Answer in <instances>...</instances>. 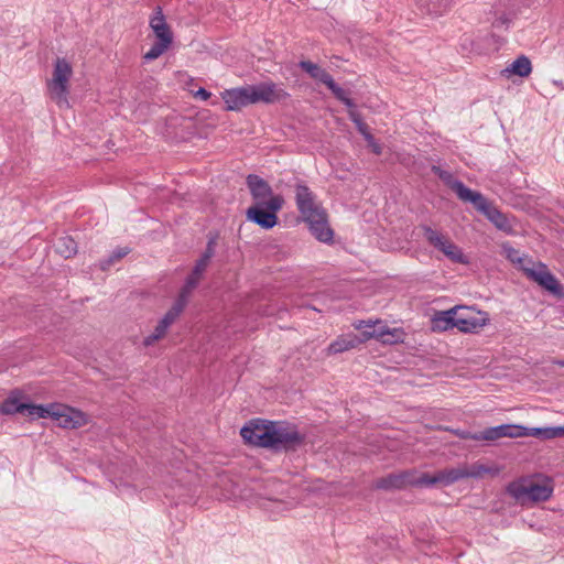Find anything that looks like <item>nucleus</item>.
I'll list each match as a JSON object with an SVG mask.
<instances>
[{
  "mask_svg": "<svg viewBox=\"0 0 564 564\" xmlns=\"http://www.w3.org/2000/svg\"><path fill=\"white\" fill-rule=\"evenodd\" d=\"M383 334V332L376 334L375 330L372 333H367L368 336H382Z\"/></svg>",
  "mask_w": 564,
  "mask_h": 564,
  "instance_id": "nucleus-45",
  "label": "nucleus"
},
{
  "mask_svg": "<svg viewBox=\"0 0 564 564\" xmlns=\"http://www.w3.org/2000/svg\"><path fill=\"white\" fill-rule=\"evenodd\" d=\"M368 144L371 147V150L373 153L381 154V151H382L381 145L378 144L375 140H373V143H368Z\"/></svg>",
  "mask_w": 564,
  "mask_h": 564,
  "instance_id": "nucleus-43",
  "label": "nucleus"
},
{
  "mask_svg": "<svg viewBox=\"0 0 564 564\" xmlns=\"http://www.w3.org/2000/svg\"><path fill=\"white\" fill-rule=\"evenodd\" d=\"M449 476L445 469L436 471L434 475H429L426 473L420 474V487H431L435 485L441 486H449L453 482H449Z\"/></svg>",
  "mask_w": 564,
  "mask_h": 564,
  "instance_id": "nucleus-20",
  "label": "nucleus"
},
{
  "mask_svg": "<svg viewBox=\"0 0 564 564\" xmlns=\"http://www.w3.org/2000/svg\"><path fill=\"white\" fill-rule=\"evenodd\" d=\"M326 87L340 101L345 100V98L348 96V93L345 89H343L339 85H337L335 83L334 78L328 83V85Z\"/></svg>",
  "mask_w": 564,
  "mask_h": 564,
  "instance_id": "nucleus-35",
  "label": "nucleus"
},
{
  "mask_svg": "<svg viewBox=\"0 0 564 564\" xmlns=\"http://www.w3.org/2000/svg\"><path fill=\"white\" fill-rule=\"evenodd\" d=\"M51 404L41 405V404H30L26 403V408H24V413L31 417H43L46 419L50 415Z\"/></svg>",
  "mask_w": 564,
  "mask_h": 564,
  "instance_id": "nucleus-31",
  "label": "nucleus"
},
{
  "mask_svg": "<svg viewBox=\"0 0 564 564\" xmlns=\"http://www.w3.org/2000/svg\"><path fill=\"white\" fill-rule=\"evenodd\" d=\"M506 490L508 495L522 506L528 502L546 501L553 492V488L546 484H525L523 480L511 481Z\"/></svg>",
  "mask_w": 564,
  "mask_h": 564,
  "instance_id": "nucleus-6",
  "label": "nucleus"
},
{
  "mask_svg": "<svg viewBox=\"0 0 564 564\" xmlns=\"http://www.w3.org/2000/svg\"><path fill=\"white\" fill-rule=\"evenodd\" d=\"M186 304V302L177 297L172 307L162 317V324H165L167 327H170L183 312Z\"/></svg>",
  "mask_w": 564,
  "mask_h": 564,
  "instance_id": "nucleus-26",
  "label": "nucleus"
},
{
  "mask_svg": "<svg viewBox=\"0 0 564 564\" xmlns=\"http://www.w3.org/2000/svg\"><path fill=\"white\" fill-rule=\"evenodd\" d=\"M557 364L561 366H564V361H558Z\"/></svg>",
  "mask_w": 564,
  "mask_h": 564,
  "instance_id": "nucleus-46",
  "label": "nucleus"
},
{
  "mask_svg": "<svg viewBox=\"0 0 564 564\" xmlns=\"http://www.w3.org/2000/svg\"><path fill=\"white\" fill-rule=\"evenodd\" d=\"M433 172L435 174L438 175V177L443 181H445L446 183H448L449 187L452 188V184L456 181H452V174L449 172H446V171H443L441 167L438 166H433Z\"/></svg>",
  "mask_w": 564,
  "mask_h": 564,
  "instance_id": "nucleus-39",
  "label": "nucleus"
},
{
  "mask_svg": "<svg viewBox=\"0 0 564 564\" xmlns=\"http://www.w3.org/2000/svg\"><path fill=\"white\" fill-rule=\"evenodd\" d=\"M24 408H26V403H21L15 398H9L2 402L0 412L7 415L15 413L24 414Z\"/></svg>",
  "mask_w": 564,
  "mask_h": 564,
  "instance_id": "nucleus-28",
  "label": "nucleus"
},
{
  "mask_svg": "<svg viewBox=\"0 0 564 564\" xmlns=\"http://www.w3.org/2000/svg\"><path fill=\"white\" fill-rule=\"evenodd\" d=\"M248 444L273 451H295L304 443L297 427L285 421L252 420L240 430Z\"/></svg>",
  "mask_w": 564,
  "mask_h": 564,
  "instance_id": "nucleus-1",
  "label": "nucleus"
},
{
  "mask_svg": "<svg viewBox=\"0 0 564 564\" xmlns=\"http://www.w3.org/2000/svg\"><path fill=\"white\" fill-rule=\"evenodd\" d=\"M186 304V302L177 297L172 307L162 317V324H165L167 327H170L183 312Z\"/></svg>",
  "mask_w": 564,
  "mask_h": 564,
  "instance_id": "nucleus-27",
  "label": "nucleus"
},
{
  "mask_svg": "<svg viewBox=\"0 0 564 564\" xmlns=\"http://www.w3.org/2000/svg\"><path fill=\"white\" fill-rule=\"evenodd\" d=\"M150 28L155 34L156 42L151 48L143 55L144 61L151 62L159 58L165 53L171 44L173 43V33L170 25L165 21L162 8L156 7L152 17L150 18Z\"/></svg>",
  "mask_w": 564,
  "mask_h": 564,
  "instance_id": "nucleus-5",
  "label": "nucleus"
},
{
  "mask_svg": "<svg viewBox=\"0 0 564 564\" xmlns=\"http://www.w3.org/2000/svg\"><path fill=\"white\" fill-rule=\"evenodd\" d=\"M408 487H420V474L415 469H408L400 473H392L378 478L373 488L378 490H401Z\"/></svg>",
  "mask_w": 564,
  "mask_h": 564,
  "instance_id": "nucleus-9",
  "label": "nucleus"
},
{
  "mask_svg": "<svg viewBox=\"0 0 564 564\" xmlns=\"http://www.w3.org/2000/svg\"><path fill=\"white\" fill-rule=\"evenodd\" d=\"M345 106H347L350 110H355L356 104L355 101L347 96L345 100L341 101Z\"/></svg>",
  "mask_w": 564,
  "mask_h": 564,
  "instance_id": "nucleus-42",
  "label": "nucleus"
},
{
  "mask_svg": "<svg viewBox=\"0 0 564 564\" xmlns=\"http://www.w3.org/2000/svg\"><path fill=\"white\" fill-rule=\"evenodd\" d=\"M209 262L205 259H203L202 257L196 261L192 272L194 273V275H199L202 276L203 273L206 271L207 267H208Z\"/></svg>",
  "mask_w": 564,
  "mask_h": 564,
  "instance_id": "nucleus-37",
  "label": "nucleus"
},
{
  "mask_svg": "<svg viewBox=\"0 0 564 564\" xmlns=\"http://www.w3.org/2000/svg\"><path fill=\"white\" fill-rule=\"evenodd\" d=\"M348 116H349V119L355 123V126L360 134L364 132H367V129H369V127L362 120L359 112H357L356 110H349Z\"/></svg>",
  "mask_w": 564,
  "mask_h": 564,
  "instance_id": "nucleus-34",
  "label": "nucleus"
},
{
  "mask_svg": "<svg viewBox=\"0 0 564 564\" xmlns=\"http://www.w3.org/2000/svg\"><path fill=\"white\" fill-rule=\"evenodd\" d=\"M215 239L214 238H210L207 242V246H206V249L205 251L203 252V254L200 256L203 259L207 260L208 262L210 261V259L214 257L215 254Z\"/></svg>",
  "mask_w": 564,
  "mask_h": 564,
  "instance_id": "nucleus-38",
  "label": "nucleus"
},
{
  "mask_svg": "<svg viewBox=\"0 0 564 564\" xmlns=\"http://www.w3.org/2000/svg\"><path fill=\"white\" fill-rule=\"evenodd\" d=\"M246 185L253 200L251 206H267L273 198H283L282 195L274 194L270 184L257 174H249L246 177Z\"/></svg>",
  "mask_w": 564,
  "mask_h": 564,
  "instance_id": "nucleus-12",
  "label": "nucleus"
},
{
  "mask_svg": "<svg viewBox=\"0 0 564 564\" xmlns=\"http://www.w3.org/2000/svg\"><path fill=\"white\" fill-rule=\"evenodd\" d=\"M505 251H506L507 258L511 262L523 263V259L520 257L519 251L516 250L514 248H512V247H505Z\"/></svg>",
  "mask_w": 564,
  "mask_h": 564,
  "instance_id": "nucleus-40",
  "label": "nucleus"
},
{
  "mask_svg": "<svg viewBox=\"0 0 564 564\" xmlns=\"http://www.w3.org/2000/svg\"><path fill=\"white\" fill-rule=\"evenodd\" d=\"M303 220L308 224L310 231L318 241L324 243L333 242L334 230L328 224L326 210L317 213Z\"/></svg>",
  "mask_w": 564,
  "mask_h": 564,
  "instance_id": "nucleus-14",
  "label": "nucleus"
},
{
  "mask_svg": "<svg viewBox=\"0 0 564 564\" xmlns=\"http://www.w3.org/2000/svg\"><path fill=\"white\" fill-rule=\"evenodd\" d=\"M295 203L303 219L325 210L316 199V195L304 183L295 185Z\"/></svg>",
  "mask_w": 564,
  "mask_h": 564,
  "instance_id": "nucleus-13",
  "label": "nucleus"
},
{
  "mask_svg": "<svg viewBox=\"0 0 564 564\" xmlns=\"http://www.w3.org/2000/svg\"><path fill=\"white\" fill-rule=\"evenodd\" d=\"M503 72L514 74L520 77H527L532 72L531 61L525 55H521L516 58Z\"/></svg>",
  "mask_w": 564,
  "mask_h": 564,
  "instance_id": "nucleus-22",
  "label": "nucleus"
},
{
  "mask_svg": "<svg viewBox=\"0 0 564 564\" xmlns=\"http://www.w3.org/2000/svg\"><path fill=\"white\" fill-rule=\"evenodd\" d=\"M299 66L313 79L323 83L325 86H327L328 83L333 79L328 72L311 61H301Z\"/></svg>",
  "mask_w": 564,
  "mask_h": 564,
  "instance_id": "nucleus-19",
  "label": "nucleus"
},
{
  "mask_svg": "<svg viewBox=\"0 0 564 564\" xmlns=\"http://www.w3.org/2000/svg\"><path fill=\"white\" fill-rule=\"evenodd\" d=\"M361 135L365 138V140L368 142V143H373V135L370 133V130L367 129V132H364L361 133Z\"/></svg>",
  "mask_w": 564,
  "mask_h": 564,
  "instance_id": "nucleus-44",
  "label": "nucleus"
},
{
  "mask_svg": "<svg viewBox=\"0 0 564 564\" xmlns=\"http://www.w3.org/2000/svg\"><path fill=\"white\" fill-rule=\"evenodd\" d=\"M456 328L462 333H478L488 322V313L476 311L470 306L457 305L453 307Z\"/></svg>",
  "mask_w": 564,
  "mask_h": 564,
  "instance_id": "nucleus-7",
  "label": "nucleus"
},
{
  "mask_svg": "<svg viewBox=\"0 0 564 564\" xmlns=\"http://www.w3.org/2000/svg\"><path fill=\"white\" fill-rule=\"evenodd\" d=\"M48 417L57 422L63 429H77L87 423L86 415L70 406L61 403H52Z\"/></svg>",
  "mask_w": 564,
  "mask_h": 564,
  "instance_id": "nucleus-11",
  "label": "nucleus"
},
{
  "mask_svg": "<svg viewBox=\"0 0 564 564\" xmlns=\"http://www.w3.org/2000/svg\"><path fill=\"white\" fill-rule=\"evenodd\" d=\"M521 269L528 279L538 284L549 271L547 267L542 262H530V265L522 264Z\"/></svg>",
  "mask_w": 564,
  "mask_h": 564,
  "instance_id": "nucleus-24",
  "label": "nucleus"
},
{
  "mask_svg": "<svg viewBox=\"0 0 564 564\" xmlns=\"http://www.w3.org/2000/svg\"><path fill=\"white\" fill-rule=\"evenodd\" d=\"M360 340L356 336H341L333 341L327 350L328 354H339L356 347Z\"/></svg>",
  "mask_w": 564,
  "mask_h": 564,
  "instance_id": "nucleus-23",
  "label": "nucleus"
},
{
  "mask_svg": "<svg viewBox=\"0 0 564 564\" xmlns=\"http://www.w3.org/2000/svg\"><path fill=\"white\" fill-rule=\"evenodd\" d=\"M446 473L449 476V482H457L465 478H477L487 471V468L482 465L473 466L470 469L467 467L446 468Z\"/></svg>",
  "mask_w": 564,
  "mask_h": 564,
  "instance_id": "nucleus-17",
  "label": "nucleus"
},
{
  "mask_svg": "<svg viewBox=\"0 0 564 564\" xmlns=\"http://www.w3.org/2000/svg\"><path fill=\"white\" fill-rule=\"evenodd\" d=\"M539 285L544 290L551 292L552 294H562V286L558 283L557 279L550 272V270L544 274Z\"/></svg>",
  "mask_w": 564,
  "mask_h": 564,
  "instance_id": "nucleus-29",
  "label": "nucleus"
},
{
  "mask_svg": "<svg viewBox=\"0 0 564 564\" xmlns=\"http://www.w3.org/2000/svg\"><path fill=\"white\" fill-rule=\"evenodd\" d=\"M289 97V94L273 82H263L258 85L226 89L221 98L226 104V110L239 111L242 108L258 104H274Z\"/></svg>",
  "mask_w": 564,
  "mask_h": 564,
  "instance_id": "nucleus-2",
  "label": "nucleus"
},
{
  "mask_svg": "<svg viewBox=\"0 0 564 564\" xmlns=\"http://www.w3.org/2000/svg\"><path fill=\"white\" fill-rule=\"evenodd\" d=\"M456 435L463 440L484 441L482 431L469 432V431H457Z\"/></svg>",
  "mask_w": 564,
  "mask_h": 564,
  "instance_id": "nucleus-36",
  "label": "nucleus"
},
{
  "mask_svg": "<svg viewBox=\"0 0 564 564\" xmlns=\"http://www.w3.org/2000/svg\"><path fill=\"white\" fill-rule=\"evenodd\" d=\"M210 96H212V94L208 90H206L205 88H199L195 93V97L200 98L202 100H207Z\"/></svg>",
  "mask_w": 564,
  "mask_h": 564,
  "instance_id": "nucleus-41",
  "label": "nucleus"
},
{
  "mask_svg": "<svg viewBox=\"0 0 564 564\" xmlns=\"http://www.w3.org/2000/svg\"><path fill=\"white\" fill-rule=\"evenodd\" d=\"M524 437L532 436L539 440H554L564 436V430L561 426L554 427H525L523 431Z\"/></svg>",
  "mask_w": 564,
  "mask_h": 564,
  "instance_id": "nucleus-18",
  "label": "nucleus"
},
{
  "mask_svg": "<svg viewBox=\"0 0 564 564\" xmlns=\"http://www.w3.org/2000/svg\"><path fill=\"white\" fill-rule=\"evenodd\" d=\"M524 426L518 424H501L482 430V440L495 442L503 437H524Z\"/></svg>",
  "mask_w": 564,
  "mask_h": 564,
  "instance_id": "nucleus-15",
  "label": "nucleus"
},
{
  "mask_svg": "<svg viewBox=\"0 0 564 564\" xmlns=\"http://www.w3.org/2000/svg\"><path fill=\"white\" fill-rule=\"evenodd\" d=\"M167 328L169 327L165 324H162V321H160L158 323V325L155 326L154 332L144 338V340H143L144 346H151L156 340L163 338L167 332Z\"/></svg>",
  "mask_w": 564,
  "mask_h": 564,
  "instance_id": "nucleus-32",
  "label": "nucleus"
},
{
  "mask_svg": "<svg viewBox=\"0 0 564 564\" xmlns=\"http://www.w3.org/2000/svg\"><path fill=\"white\" fill-rule=\"evenodd\" d=\"M129 252H130V249L127 247L118 248V249L113 250V252L110 254V257L107 260L101 262L100 268L102 270H107L111 264H113L116 261L126 257Z\"/></svg>",
  "mask_w": 564,
  "mask_h": 564,
  "instance_id": "nucleus-33",
  "label": "nucleus"
},
{
  "mask_svg": "<svg viewBox=\"0 0 564 564\" xmlns=\"http://www.w3.org/2000/svg\"><path fill=\"white\" fill-rule=\"evenodd\" d=\"M456 312L453 311V307L446 311L435 312L433 315L431 323L432 329L434 332H446L453 328H456L454 318Z\"/></svg>",
  "mask_w": 564,
  "mask_h": 564,
  "instance_id": "nucleus-16",
  "label": "nucleus"
},
{
  "mask_svg": "<svg viewBox=\"0 0 564 564\" xmlns=\"http://www.w3.org/2000/svg\"><path fill=\"white\" fill-rule=\"evenodd\" d=\"M284 205V198H273L267 206H250L247 209V219L263 229H271L278 224V213Z\"/></svg>",
  "mask_w": 564,
  "mask_h": 564,
  "instance_id": "nucleus-8",
  "label": "nucleus"
},
{
  "mask_svg": "<svg viewBox=\"0 0 564 564\" xmlns=\"http://www.w3.org/2000/svg\"><path fill=\"white\" fill-rule=\"evenodd\" d=\"M421 228L424 238L432 247L443 252L449 260L456 263L466 262L462 250L448 237L430 226H422Z\"/></svg>",
  "mask_w": 564,
  "mask_h": 564,
  "instance_id": "nucleus-10",
  "label": "nucleus"
},
{
  "mask_svg": "<svg viewBox=\"0 0 564 564\" xmlns=\"http://www.w3.org/2000/svg\"><path fill=\"white\" fill-rule=\"evenodd\" d=\"M55 250L63 258L68 259L76 254L77 242L70 236H62L54 243Z\"/></svg>",
  "mask_w": 564,
  "mask_h": 564,
  "instance_id": "nucleus-21",
  "label": "nucleus"
},
{
  "mask_svg": "<svg viewBox=\"0 0 564 564\" xmlns=\"http://www.w3.org/2000/svg\"><path fill=\"white\" fill-rule=\"evenodd\" d=\"M426 12L434 15H441L451 8V0H417Z\"/></svg>",
  "mask_w": 564,
  "mask_h": 564,
  "instance_id": "nucleus-25",
  "label": "nucleus"
},
{
  "mask_svg": "<svg viewBox=\"0 0 564 564\" xmlns=\"http://www.w3.org/2000/svg\"><path fill=\"white\" fill-rule=\"evenodd\" d=\"M73 75L72 65L62 57H57L54 63L53 77L47 82V89L50 97L56 105L62 107H68V94L69 86L68 82Z\"/></svg>",
  "mask_w": 564,
  "mask_h": 564,
  "instance_id": "nucleus-4",
  "label": "nucleus"
},
{
  "mask_svg": "<svg viewBox=\"0 0 564 564\" xmlns=\"http://www.w3.org/2000/svg\"><path fill=\"white\" fill-rule=\"evenodd\" d=\"M200 278L202 276L199 275H194V273L192 272L186 278L185 284L183 285L178 294V299L187 303L189 295L192 294L193 290L198 285Z\"/></svg>",
  "mask_w": 564,
  "mask_h": 564,
  "instance_id": "nucleus-30",
  "label": "nucleus"
},
{
  "mask_svg": "<svg viewBox=\"0 0 564 564\" xmlns=\"http://www.w3.org/2000/svg\"><path fill=\"white\" fill-rule=\"evenodd\" d=\"M452 191L455 192L460 200L471 203L497 229L505 232L512 231V225L508 217L491 205L481 193L471 191L462 181H455L452 184Z\"/></svg>",
  "mask_w": 564,
  "mask_h": 564,
  "instance_id": "nucleus-3",
  "label": "nucleus"
}]
</instances>
